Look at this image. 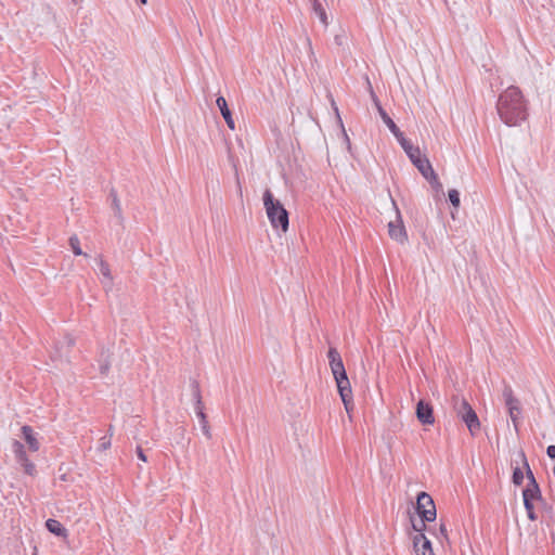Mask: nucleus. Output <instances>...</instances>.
Segmentation results:
<instances>
[{"label": "nucleus", "instance_id": "1", "mask_svg": "<svg viewBox=\"0 0 555 555\" xmlns=\"http://www.w3.org/2000/svg\"><path fill=\"white\" fill-rule=\"evenodd\" d=\"M496 111L501 120L508 127L520 125L527 119V102L516 86L506 88L498 99Z\"/></svg>", "mask_w": 555, "mask_h": 555}, {"label": "nucleus", "instance_id": "2", "mask_svg": "<svg viewBox=\"0 0 555 555\" xmlns=\"http://www.w3.org/2000/svg\"><path fill=\"white\" fill-rule=\"evenodd\" d=\"M327 358L338 393L346 411L349 413L353 409L352 390L341 356L335 347H330Z\"/></svg>", "mask_w": 555, "mask_h": 555}, {"label": "nucleus", "instance_id": "3", "mask_svg": "<svg viewBox=\"0 0 555 555\" xmlns=\"http://www.w3.org/2000/svg\"><path fill=\"white\" fill-rule=\"evenodd\" d=\"M401 147L406 153L408 157L412 162V164L418 169L422 176L430 183V185L436 190L440 191L442 189V184L440 183L438 176L434 171L429 159L426 156H422L420 147L414 146L410 140L405 137L398 140Z\"/></svg>", "mask_w": 555, "mask_h": 555}, {"label": "nucleus", "instance_id": "4", "mask_svg": "<svg viewBox=\"0 0 555 555\" xmlns=\"http://www.w3.org/2000/svg\"><path fill=\"white\" fill-rule=\"evenodd\" d=\"M263 205L266 212L271 225L274 229H280L282 232H286L289 227V215L284 208L282 203L274 198L270 190H266L263 193Z\"/></svg>", "mask_w": 555, "mask_h": 555}, {"label": "nucleus", "instance_id": "5", "mask_svg": "<svg viewBox=\"0 0 555 555\" xmlns=\"http://www.w3.org/2000/svg\"><path fill=\"white\" fill-rule=\"evenodd\" d=\"M452 402L456 416L465 423L470 435L476 436L480 430V421L475 410L464 398L453 397Z\"/></svg>", "mask_w": 555, "mask_h": 555}, {"label": "nucleus", "instance_id": "6", "mask_svg": "<svg viewBox=\"0 0 555 555\" xmlns=\"http://www.w3.org/2000/svg\"><path fill=\"white\" fill-rule=\"evenodd\" d=\"M190 387H191V392H192V397L194 400L195 413H196V416L199 418L202 431L208 439H210L211 433H210V427H209V424L207 421V415L204 412V404L202 401L199 384L196 379H192L190 383Z\"/></svg>", "mask_w": 555, "mask_h": 555}, {"label": "nucleus", "instance_id": "7", "mask_svg": "<svg viewBox=\"0 0 555 555\" xmlns=\"http://www.w3.org/2000/svg\"><path fill=\"white\" fill-rule=\"evenodd\" d=\"M415 512L420 518L434 521L437 517L436 505L433 498L425 491L416 496Z\"/></svg>", "mask_w": 555, "mask_h": 555}, {"label": "nucleus", "instance_id": "8", "mask_svg": "<svg viewBox=\"0 0 555 555\" xmlns=\"http://www.w3.org/2000/svg\"><path fill=\"white\" fill-rule=\"evenodd\" d=\"M391 202L396 209V220L388 223V234L396 242L404 244L408 241V233L395 199L391 198Z\"/></svg>", "mask_w": 555, "mask_h": 555}, {"label": "nucleus", "instance_id": "9", "mask_svg": "<svg viewBox=\"0 0 555 555\" xmlns=\"http://www.w3.org/2000/svg\"><path fill=\"white\" fill-rule=\"evenodd\" d=\"M370 93H371L372 101H373L380 118L383 119L385 125L388 127L390 132L396 137L397 140H400L401 138H403L404 137L403 132L399 129V127L396 125V122L391 119V117L388 115V113L384 109L377 95L373 91L372 87H370Z\"/></svg>", "mask_w": 555, "mask_h": 555}, {"label": "nucleus", "instance_id": "10", "mask_svg": "<svg viewBox=\"0 0 555 555\" xmlns=\"http://www.w3.org/2000/svg\"><path fill=\"white\" fill-rule=\"evenodd\" d=\"M415 415L423 425H433L435 423L434 409L430 402L421 399L415 409Z\"/></svg>", "mask_w": 555, "mask_h": 555}, {"label": "nucleus", "instance_id": "11", "mask_svg": "<svg viewBox=\"0 0 555 555\" xmlns=\"http://www.w3.org/2000/svg\"><path fill=\"white\" fill-rule=\"evenodd\" d=\"M14 453L17 462L23 466L24 472L27 475H34L36 472V466L33 462L29 461L26 451L24 450V446L18 441H15L14 443Z\"/></svg>", "mask_w": 555, "mask_h": 555}, {"label": "nucleus", "instance_id": "12", "mask_svg": "<svg viewBox=\"0 0 555 555\" xmlns=\"http://www.w3.org/2000/svg\"><path fill=\"white\" fill-rule=\"evenodd\" d=\"M75 345V338L70 335H65L63 340H60L55 345V354L53 359H60L63 358L67 359L70 348Z\"/></svg>", "mask_w": 555, "mask_h": 555}, {"label": "nucleus", "instance_id": "13", "mask_svg": "<svg viewBox=\"0 0 555 555\" xmlns=\"http://www.w3.org/2000/svg\"><path fill=\"white\" fill-rule=\"evenodd\" d=\"M113 351L109 347H102L99 353L98 363L101 375H107L111 369Z\"/></svg>", "mask_w": 555, "mask_h": 555}, {"label": "nucleus", "instance_id": "14", "mask_svg": "<svg viewBox=\"0 0 555 555\" xmlns=\"http://www.w3.org/2000/svg\"><path fill=\"white\" fill-rule=\"evenodd\" d=\"M216 104L217 106L219 107L220 109V113L227 124V126L231 129V130H234L235 129V122H234V119L232 117V113L228 106V103H227V100L223 98V96H218L217 100H216Z\"/></svg>", "mask_w": 555, "mask_h": 555}, {"label": "nucleus", "instance_id": "15", "mask_svg": "<svg viewBox=\"0 0 555 555\" xmlns=\"http://www.w3.org/2000/svg\"><path fill=\"white\" fill-rule=\"evenodd\" d=\"M522 499L524 501H543L539 483L528 482L522 490Z\"/></svg>", "mask_w": 555, "mask_h": 555}, {"label": "nucleus", "instance_id": "16", "mask_svg": "<svg viewBox=\"0 0 555 555\" xmlns=\"http://www.w3.org/2000/svg\"><path fill=\"white\" fill-rule=\"evenodd\" d=\"M413 547L415 552H434L431 542L425 533H416L413 537Z\"/></svg>", "mask_w": 555, "mask_h": 555}, {"label": "nucleus", "instance_id": "17", "mask_svg": "<svg viewBox=\"0 0 555 555\" xmlns=\"http://www.w3.org/2000/svg\"><path fill=\"white\" fill-rule=\"evenodd\" d=\"M22 433H23V437H24L26 443L28 444V448L34 452L38 451L39 442H38L37 438L35 437V433H34L33 428L28 425H25L22 427Z\"/></svg>", "mask_w": 555, "mask_h": 555}, {"label": "nucleus", "instance_id": "18", "mask_svg": "<svg viewBox=\"0 0 555 555\" xmlns=\"http://www.w3.org/2000/svg\"><path fill=\"white\" fill-rule=\"evenodd\" d=\"M311 4L312 11L315 13V15L319 17L320 22L327 27L328 26V18L325 11V8L322 4L321 0H309Z\"/></svg>", "mask_w": 555, "mask_h": 555}, {"label": "nucleus", "instance_id": "19", "mask_svg": "<svg viewBox=\"0 0 555 555\" xmlns=\"http://www.w3.org/2000/svg\"><path fill=\"white\" fill-rule=\"evenodd\" d=\"M46 527L49 530V532L57 535V537H67V529L56 519H48L46 521Z\"/></svg>", "mask_w": 555, "mask_h": 555}, {"label": "nucleus", "instance_id": "20", "mask_svg": "<svg viewBox=\"0 0 555 555\" xmlns=\"http://www.w3.org/2000/svg\"><path fill=\"white\" fill-rule=\"evenodd\" d=\"M111 208L114 211V216L117 218L118 223L120 225H122L124 221H125V218H124V215H122L120 199L112 201L111 202Z\"/></svg>", "mask_w": 555, "mask_h": 555}, {"label": "nucleus", "instance_id": "21", "mask_svg": "<svg viewBox=\"0 0 555 555\" xmlns=\"http://www.w3.org/2000/svg\"><path fill=\"white\" fill-rule=\"evenodd\" d=\"M519 456L522 461V464H524V468L526 469V476H527V479H528V482H533V483H538V481L535 480L534 478V475L529 466V463L527 461V457H526V454L524 451H520L519 452Z\"/></svg>", "mask_w": 555, "mask_h": 555}, {"label": "nucleus", "instance_id": "22", "mask_svg": "<svg viewBox=\"0 0 555 555\" xmlns=\"http://www.w3.org/2000/svg\"><path fill=\"white\" fill-rule=\"evenodd\" d=\"M524 506H525V509L527 512V516L528 518L531 520V521H534L538 519V515L535 514L534 512V505H533V501H529V500H525L524 501Z\"/></svg>", "mask_w": 555, "mask_h": 555}, {"label": "nucleus", "instance_id": "23", "mask_svg": "<svg viewBox=\"0 0 555 555\" xmlns=\"http://www.w3.org/2000/svg\"><path fill=\"white\" fill-rule=\"evenodd\" d=\"M448 197H449V201L451 203V205L457 209L460 207V204H461V199H460V193L457 190L455 189H451L449 190L448 192Z\"/></svg>", "mask_w": 555, "mask_h": 555}, {"label": "nucleus", "instance_id": "24", "mask_svg": "<svg viewBox=\"0 0 555 555\" xmlns=\"http://www.w3.org/2000/svg\"><path fill=\"white\" fill-rule=\"evenodd\" d=\"M69 246L76 256L82 255V250L80 248V242L79 238L76 235H73L69 237Z\"/></svg>", "mask_w": 555, "mask_h": 555}, {"label": "nucleus", "instance_id": "25", "mask_svg": "<svg viewBox=\"0 0 555 555\" xmlns=\"http://www.w3.org/2000/svg\"><path fill=\"white\" fill-rule=\"evenodd\" d=\"M512 481L515 486H521L524 481V472L520 467L513 469Z\"/></svg>", "mask_w": 555, "mask_h": 555}, {"label": "nucleus", "instance_id": "26", "mask_svg": "<svg viewBox=\"0 0 555 555\" xmlns=\"http://www.w3.org/2000/svg\"><path fill=\"white\" fill-rule=\"evenodd\" d=\"M520 412H521L520 408H512L508 410L509 417H511L516 430H518V418H519Z\"/></svg>", "mask_w": 555, "mask_h": 555}, {"label": "nucleus", "instance_id": "27", "mask_svg": "<svg viewBox=\"0 0 555 555\" xmlns=\"http://www.w3.org/2000/svg\"><path fill=\"white\" fill-rule=\"evenodd\" d=\"M426 522H428L427 520L425 519H420V522L416 524L414 521H412V528L414 531H416L417 533H424V531L426 530Z\"/></svg>", "mask_w": 555, "mask_h": 555}, {"label": "nucleus", "instance_id": "28", "mask_svg": "<svg viewBox=\"0 0 555 555\" xmlns=\"http://www.w3.org/2000/svg\"><path fill=\"white\" fill-rule=\"evenodd\" d=\"M100 272L102 273L103 276H105V278H107L109 280L112 279L111 271H109V266L104 260L100 261Z\"/></svg>", "mask_w": 555, "mask_h": 555}, {"label": "nucleus", "instance_id": "29", "mask_svg": "<svg viewBox=\"0 0 555 555\" xmlns=\"http://www.w3.org/2000/svg\"><path fill=\"white\" fill-rule=\"evenodd\" d=\"M111 447V437L104 436L100 439V444L98 449L100 451H105Z\"/></svg>", "mask_w": 555, "mask_h": 555}, {"label": "nucleus", "instance_id": "30", "mask_svg": "<svg viewBox=\"0 0 555 555\" xmlns=\"http://www.w3.org/2000/svg\"><path fill=\"white\" fill-rule=\"evenodd\" d=\"M514 397L513 389L511 386H505L503 389V398L504 401H511V399Z\"/></svg>", "mask_w": 555, "mask_h": 555}, {"label": "nucleus", "instance_id": "31", "mask_svg": "<svg viewBox=\"0 0 555 555\" xmlns=\"http://www.w3.org/2000/svg\"><path fill=\"white\" fill-rule=\"evenodd\" d=\"M505 405L507 406V410L512 408H520V402L516 397H513L511 401H506Z\"/></svg>", "mask_w": 555, "mask_h": 555}, {"label": "nucleus", "instance_id": "32", "mask_svg": "<svg viewBox=\"0 0 555 555\" xmlns=\"http://www.w3.org/2000/svg\"><path fill=\"white\" fill-rule=\"evenodd\" d=\"M137 456L142 461V462H147V457L145 455V452L144 450L141 448V447H137Z\"/></svg>", "mask_w": 555, "mask_h": 555}, {"label": "nucleus", "instance_id": "33", "mask_svg": "<svg viewBox=\"0 0 555 555\" xmlns=\"http://www.w3.org/2000/svg\"><path fill=\"white\" fill-rule=\"evenodd\" d=\"M334 41L337 46H343L344 42H345V35L344 34H338V35H335L334 37Z\"/></svg>", "mask_w": 555, "mask_h": 555}, {"label": "nucleus", "instance_id": "34", "mask_svg": "<svg viewBox=\"0 0 555 555\" xmlns=\"http://www.w3.org/2000/svg\"><path fill=\"white\" fill-rule=\"evenodd\" d=\"M331 104H332V106H333V108L335 111V114L337 116V119H338L340 126L343 127V121H341V118H340V115H339V111H338V107H337V105H336V103H335L333 98L331 99Z\"/></svg>", "mask_w": 555, "mask_h": 555}, {"label": "nucleus", "instance_id": "35", "mask_svg": "<svg viewBox=\"0 0 555 555\" xmlns=\"http://www.w3.org/2000/svg\"><path fill=\"white\" fill-rule=\"evenodd\" d=\"M546 454L550 459L555 460V446L551 444L546 449Z\"/></svg>", "mask_w": 555, "mask_h": 555}, {"label": "nucleus", "instance_id": "36", "mask_svg": "<svg viewBox=\"0 0 555 555\" xmlns=\"http://www.w3.org/2000/svg\"><path fill=\"white\" fill-rule=\"evenodd\" d=\"M439 532L440 534L447 540L449 541V538H448V530H447V527L446 525L441 524L440 527H439Z\"/></svg>", "mask_w": 555, "mask_h": 555}, {"label": "nucleus", "instance_id": "37", "mask_svg": "<svg viewBox=\"0 0 555 555\" xmlns=\"http://www.w3.org/2000/svg\"><path fill=\"white\" fill-rule=\"evenodd\" d=\"M108 196H109L111 202L115 201V199H119V197L117 195V191L114 188L111 189Z\"/></svg>", "mask_w": 555, "mask_h": 555}, {"label": "nucleus", "instance_id": "38", "mask_svg": "<svg viewBox=\"0 0 555 555\" xmlns=\"http://www.w3.org/2000/svg\"><path fill=\"white\" fill-rule=\"evenodd\" d=\"M417 555H435L434 552H416Z\"/></svg>", "mask_w": 555, "mask_h": 555}, {"label": "nucleus", "instance_id": "39", "mask_svg": "<svg viewBox=\"0 0 555 555\" xmlns=\"http://www.w3.org/2000/svg\"><path fill=\"white\" fill-rule=\"evenodd\" d=\"M139 1H140V3H142V4H146V2H147V0H139Z\"/></svg>", "mask_w": 555, "mask_h": 555}, {"label": "nucleus", "instance_id": "40", "mask_svg": "<svg viewBox=\"0 0 555 555\" xmlns=\"http://www.w3.org/2000/svg\"><path fill=\"white\" fill-rule=\"evenodd\" d=\"M344 137H346V140L349 141V137H347V133H344Z\"/></svg>", "mask_w": 555, "mask_h": 555}, {"label": "nucleus", "instance_id": "41", "mask_svg": "<svg viewBox=\"0 0 555 555\" xmlns=\"http://www.w3.org/2000/svg\"><path fill=\"white\" fill-rule=\"evenodd\" d=\"M344 137H346V140L349 141V137H347V133H344Z\"/></svg>", "mask_w": 555, "mask_h": 555}, {"label": "nucleus", "instance_id": "42", "mask_svg": "<svg viewBox=\"0 0 555 555\" xmlns=\"http://www.w3.org/2000/svg\"><path fill=\"white\" fill-rule=\"evenodd\" d=\"M33 555H37V552H35Z\"/></svg>", "mask_w": 555, "mask_h": 555}]
</instances>
